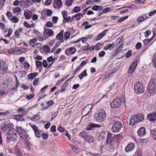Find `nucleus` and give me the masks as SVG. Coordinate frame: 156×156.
Returning a JSON list of instances; mask_svg holds the SVG:
<instances>
[{
  "label": "nucleus",
  "mask_w": 156,
  "mask_h": 156,
  "mask_svg": "<svg viewBox=\"0 0 156 156\" xmlns=\"http://www.w3.org/2000/svg\"><path fill=\"white\" fill-rule=\"evenodd\" d=\"M6 136L9 141L15 142L17 137L16 130L14 129H10L6 134Z\"/></svg>",
  "instance_id": "f257e3e1"
},
{
  "label": "nucleus",
  "mask_w": 156,
  "mask_h": 156,
  "mask_svg": "<svg viewBox=\"0 0 156 156\" xmlns=\"http://www.w3.org/2000/svg\"><path fill=\"white\" fill-rule=\"evenodd\" d=\"M148 90L149 93L152 94L156 92V79L151 78L148 86Z\"/></svg>",
  "instance_id": "f03ea898"
},
{
  "label": "nucleus",
  "mask_w": 156,
  "mask_h": 156,
  "mask_svg": "<svg viewBox=\"0 0 156 156\" xmlns=\"http://www.w3.org/2000/svg\"><path fill=\"white\" fill-rule=\"evenodd\" d=\"M144 119V115L141 114H139L133 116L130 120L129 124L133 126L135 123L142 121Z\"/></svg>",
  "instance_id": "7ed1b4c3"
},
{
  "label": "nucleus",
  "mask_w": 156,
  "mask_h": 156,
  "mask_svg": "<svg viewBox=\"0 0 156 156\" xmlns=\"http://www.w3.org/2000/svg\"><path fill=\"white\" fill-rule=\"evenodd\" d=\"M105 112L104 110H101L94 114V118L98 122H103L106 117Z\"/></svg>",
  "instance_id": "20e7f679"
},
{
  "label": "nucleus",
  "mask_w": 156,
  "mask_h": 156,
  "mask_svg": "<svg viewBox=\"0 0 156 156\" xmlns=\"http://www.w3.org/2000/svg\"><path fill=\"white\" fill-rule=\"evenodd\" d=\"M79 136L83 138L87 143H92L94 141V138L93 137L84 131L81 132L79 134Z\"/></svg>",
  "instance_id": "39448f33"
},
{
  "label": "nucleus",
  "mask_w": 156,
  "mask_h": 156,
  "mask_svg": "<svg viewBox=\"0 0 156 156\" xmlns=\"http://www.w3.org/2000/svg\"><path fill=\"white\" fill-rule=\"evenodd\" d=\"M135 91L137 94H141L144 91V88L142 83L137 82L135 83L134 86Z\"/></svg>",
  "instance_id": "423d86ee"
},
{
  "label": "nucleus",
  "mask_w": 156,
  "mask_h": 156,
  "mask_svg": "<svg viewBox=\"0 0 156 156\" xmlns=\"http://www.w3.org/2000/svg\"><path fill=\"white\" fill-rule=\"evenodd\" d=\"M122 127V123L119 121H116L113 124L111 128L112 131L114 133L119 132Z\"/></svg>",
  "instance_id": "0eeeda50"
},
{
  "label": "nucleus",
  "mask_w": 156,
  "mask_h": 156,
  "mask_svg": "<svg viewBox=\"0 0 156 156\" xmlns=\"http://www.w3.org/2000/svg\"><path fill=\"white\" fill-rule=\"evenodd\" d=\"M17 131L19 135L22 139H25L29 137L27 133L21 127H17Z\"/></svg>",
  "instance_id": "6e6552de"
},
{
  "label": "nucleus",
  "mask_w": 156,
  "mask_h": 156,
  "mask_svg": "<svg viewBox=\"0 0 156 156\" xmlns=\"http://www.w3.org/2000/svg\"><path fill=\"white\" fill-rule=\"evenodd\" d=\"M7 65L3 60H0V73L4 74L7 73Z\"/></svg>",
  "instance_id": "1a4fd4ad"
},
{
  "label": "nucleus",
  "mask_w": 156,
  "mask_h": 156,
  "mask_svg": "<svg viewBox=\"0 0 156 156\" xmlns=\"http://www.w3.org/2000/svg\"><path fill=\"white\" fill-rule=\"evenodd\" d=\"M122 100L119 98H117L111 103L110 105L112 108H117L121 106Z\"/></svg>",
  "instance_id": "9d476101"
},
{
  "label": "nucleus",
  "mask_w": 156,
  "mask_h": 156,
  "mask_svg": "<svg viewBox=\"0 0 156 156\" xmlns=\"http://www.w3.org/2000/svg\"><path fill=\"white\" fill-rule=\"evenodd\" d=\"M92 109V106L90 105H88L86 106L83 109L82 114L83 116H86L90 112Z\"/></svg>",
  "instance_id": "9b49d317"
},
{
  "label": "nucleus",
  "mask_w": 156,
  "mask_h": 156,
  "mask_svg": "<svg viewBox=\"0 0 156 156\" xmlns=\"http://www.w3.org/2000/svg\"><path fill=\"white\" fill-rule=\"evenodd\" d=\"M156 117V111L154 112H152L149 114L147 115V118L149 120L150 122H154L156 121V119L154 118Z\"/></svg>",
  "instance_id": "f8f14e48"
},
{
  "label": "nucleus",
  "mask_w": 156,
  "mask_h": 156,
  "mask_svg": "<svg viewBox=\"0 0 156 156\" xmlns=\"http://www.w3.org/2000/svg\"><path fill=\"white\" fill-rule=\"evenodd\" d=\"M137 60L134 61L130 66L129 69V73H132L136 68L137 66Z\"/></svg>",
  "instance_id": "ddd939ff"
},
{
  "label": "nucleus",
  "mask_w": 156,
  "mask_h": 156,
  "mask_svg": "<svg viewBox=\"0 0 156 156\" xmlns=\"http://www.w3.org/2000/svg\"><path fill=\"white\" fill-rule=\"evenodd\" d=\"M11 127V125H9V124L5 123V122L2 123L1 125V127L2 131L5 132H6L8 130L9 131Z\"/></svg>",
  "instance_id": "4468645a"
},
{
  "label": "nucleus",
  "mask_w": 156,
  "mask_h": 156,
  "mask_svg": "<svg viewBox=\"0 0 156 156\" xmlns=\"http://www.w3.org/2000/svg\"><path fill=\"white\" fill-rule=\"evenodd\" d=\"M146 130L144 127L140 128L137 131L138 135L140 137H142L145 134Z\"/></svg>",
  "instance_id": "2eb2a0df"
},
{
  "label": "nucleus",
  "mask_w": 156,
  "mask_h": 156,
  "mask_svg": "<svg viewBox=\"0 0 156 156\" xmlns=\"http://www.w3.org/2000/svg\"><path fill=\"white\" fill-rule=\"evenodd\" d=\"M135 147L134 143H131L128 144L125 148V151L126 152L133 150Z\"/></svg>",
  "instance_id": "dca6fc26"
},
{
  "label": "nucleus",
  "mask_w": 156,
  "mask_h": 156,
  "mask_svg": "<svg viewBox=\"0 0 156 156\" xmlns=\"http://www.w3.org/2000/svg\"><path fill=\"white\" fill-rule=\"evenodd\" d=\"M122 138V136L120 134L114 135L112 136V140L114 142H118Z\"/></svg>",
  "instance_id": "f3484780"
},
{
  "label": "nucleus",
  "mask_w": 156,
  "mask_h": 156,
  "mask_svg": "<svg viewBox=\"0 0 156 156\" xmlns=\"http://www.w3.org/2000/svg\"><path fill=\"white\" fill-rule=\"evenodd\" d=\"M153 36L150 39L146 38L143 40V42L145 45H146L149 42H150L153 39L154 36L156 34V33H154L153 30Z\"/></svg>",
  "instance_id": "a211bd4d"
},
{
  "label": "nucleus",
  "mask_w": 156,
  "mask_h": 156,
  "mask_svg": "<svg viewBox=\"0 0 156 156\" xmlns=\"http://www.w3.org/2000/svg\"><path fill=\"white\" fill-rule=\"evenodd\" d=\"M22 113L23 114L22 115H15L14 116V118L18 121H24V119L23 118V115H24V112H23Z\"/></svg>",
  "instance_id": "6ab92c4d"
},
{
  "label": "nucleus",
  "mask_w": 156,
  "mask_h": 156,
  "mask_svg": "<svg viewBox=\"0 0 156 156\" xmlns=\"http://www.w3.org/2000/svg\"><path fill=\"white\" fill-rule=\"evenodd\" d=\"M20 49L18 48H13L8 51V53L10 54H16L17 52L20 51Z\"/></svg>",
  "instance_id": "aec40b11"
},
{
  "label": "nucleus",
  "mask_w": 156,
  "mask_h": 156,
  "mask_svg": "<svg viewBox=\"0 0 156 156\" xmlns=\"http://www.w3.org/2000/svg\"><path fill=\"white\" fill-rule=\"evenodd\" d=\"M112 134L108 133L106 140V143L107 144H110L113 142V141L112 140Z\"/></svg>",
  "instance_id": "412c9836"
},
{
  "label": "nucleus",
  "mask_w": 156,
  "mask_h": 156,
  "mask_svg": "<svg viewBox=\"0 0 156 156\" xmlns=\"http://www.w3.org/2000/svg\"><path fill=\"white\" fill-rule=\"evenodd\" d=\"M100 126L98 125L92 123L88 125L86 127V129L87 130H90L93 128L100 127Z\"/></svg>",
  "instance_id": "4be33fe9"
},
{
  "label": "nucleus",
  "mask_w": 156,
  "mask_h": 156,
  "mask_svg": "<svg viewBox=\"0 0 156 156\" xmlns=\"http://www.w3.org/2000/svg\"><path fill=\"white\" fill-rule=\"evenodd\" d=\"M23 30L22 28H20L16 30L15 32L14 36L16 37L19 38H20V33Z\"/></svg>",
  "instance_id": "5701e85b"
},
{
  "label": "nucleus",
  "mask_w": 156,
  "mask_h": 156,
  "mask_svg": "<svg viewBox=\"0 0 156 156\" xmlns=\"http://www.w3.org/2000/svg\"><path fill=\"white\" fill-rule=\"evenodd\" d=\"M53 3L54 7L55 8H56L54 6L55 3L58 7H60L61 6H62V3L61 0H54Z\"/></svg>",
  "instance_id": "b1692460"
},
{
  "label": "nucleus",
  "mask_w": 156,
  "mask_h": 156,
  "mask_svg": "<svg viewBox=\"0 0 156 156\" xmlns=\"http://www.w3.org/2000/svg\"><path fill=\"white\" fill-rule=\"evenodd\" d=\"M14 151L16 154L18 156H23L21 151L17 147H15Z\"/></svg>",
  "instance_id": "393cba45"
},
{
  "label": "nucleus",
  "mask_w": 156,
  "mask_h": 156,
  "mask_svg": "<svg viewBox=\"0 0 156 156\" xmlns=\"http://www.w3.org/2000/svg\"><path fill=\"white\" fill-rule=\"evenodd\" d=\"M56 39L58 40H62L63 39V34L62 31H61L58 34L56 37Z\"/></svg>",
  "instance_id": "a878e982"
},
{
  "label": "nucleus",
  "mask_w": 156,
  "mask_h": 156,
  "mask_svg": "<svg viewBox=\"0 0 156 156\" xmlns=\"http://www.w3.org/2000/svg\"><path fill=\"white\" fill-rule=\"evenodd\" d=\"M38 75V73L37 72L32 73L28 75V77L29 79H31L32 80Z\"/></svg>",
  "instance_id": "bb28decb"
},
{
  "label": "nucleus",
  "mask_w": 156,
  "mask_h": 156,
  "mask_svg": "<svg viewBox=\"0 0 156 156\" xmlns=\"http://www.w3.org/2000/svg\"><path fill=\"white\" fill-rule=\"evenodd\" d=\"M151 134L152 138L154 140H156V129L151 130Z\"/></svg>",
  "instance_id": "cd10ccee"
},
{
  "label": "nucleus",
  "mask_w": 156,
  "mask_h": 156,
  "mask_svg": "<svg viewBox=\"0 0 156 156\" xmlns=\"http://www.w3.org/2000/svg\"><path fill=\"white\" fill-rule=\"evenodd\" d=\"M115 44H109L105 46L104 48V49L105 50H107L108 49H110L111 48H112V49H111V50H112Z\"/></svg>",
  "instance_id": "c85d7f7f"
},
{
  "label": "nucleus",
  "mask_w": 156,
  "mask_h": 156,
  "mask_svg": "<svg viewBox=\"0 0 156 156\" xmlns=\"http://www.w3.org/2000/svg\"><path fill=\"white\" fill-rule=\"evenodd\" d=\"M44 29L45 31L49 36H52L53 35L54 32L51 30L49 29H45V28H44Z\"/></svg>",
  "instance_id": "c756f323"
},
{
  "label": "nucleus",
  "mask_w": 156,
  "mask_h": 156,
  "mask_svg": "<svg viewBox=\"0 0 156 156\" xmlns=\"http://www.w3.org/2000/svg\"><path fill=\"white\" fill-rule=\"evenodd\" d=\"M71 147L72 149L76 153H78L80 152V151L77 147L74 146L73 145H71Z\"/></svg>",
  "instance_id": "7c9ffc66"
},
{
  "label": "nucleus",
  "mask_w": 156,
  "mask_h": 156,
  "mask_svg": "<svg viewBox=\"0 0 156 156\" xmlns=\"http://www.w3.org/2000/svg\"><path fill=\"white\" fill-rule=\"evenodd\" d=\"M87 70H85L83 71L79 75V77L81 80L83 76H87Z\"/></svg>",
  "instance_id": "2f4dec72"
},
{
  "label": "nucleus",
  "mask_w": 156,
  "mask_h": 156,
  "mask_svg": "<svg viewBox=\"0 0 156 156\" xmlns=\"http://www.w3.org/2000/svg\"><path fill=\"white\" fill-rule=\"evenodd\" d=\"M152 62H153V65L154 67H156V54H154L153 57L152 58Z\"/></svg>",
  "instance_id": "473e14b6"
},
{
  "label": "nucleus",
  "mask_w": 156,
  "mask_h": 156,
  "mask_svg": "<svg viewBox=\"0 0 156 156\" xmlns=\"http://www.w3.org/2000/svg\"><path fill=\"white\" fill-rule=\"evenodd\" d=\"M93 10L97 11L98 10H101L102 9V7L101 6H98L97 5H95L93 6L92 8Z\"/></svg>",
  "instance_id": "72a5a7b5"
},
{
  "label": "nucleus",
  "mask_w": 156,
  "mask_h": 156,
  "mask_svg": "<svg viewBox=\"0 0 156 156\" xmlns=\"http://www.w3.org/2000/svg\"><path fill=\"white\" fill-rule=\"evenodd\" d=\"M60 42L58 41L55 44V45L52 48L51 51V52H53L55 51V49L57 48L58 47V46L60 45Z\"/></svg>",
  "instance_id": "f704fd0d"
},
{
  "label": "nucleus",
  "mask_w": 156,
  "mask_h": 156,
  "mask_svg": "<svg viewBox=\"0 0 156 156\" xmlns=\"http://www.w3.org/2000/svg\"><path fill=\"white\" fill-rule=\"evenodd\" d=\"M43 50L45 52H48L50 51V48L47 45H44L43 46Z\"/></svg>",
  "instance_id": "c9c22d12"
},
{
  "label": "nucleus",
  "mask_w": 156,
  "mask_h": 156,
  "mask_svg": "<svg viewBox=\"0 0 156 156\" xmlns=\"http://www.w3.org/2000/svg\"><path fill=\"white\" fill-rule=\"evenodd\" d=\"M13 23H16L19 21L18 19L17 18L16 16H14L12 17L10 20Z\"/></svg>",
  "instance_id": "e433bc0d"
},
{
  "label": "nucleus",
  "mask_w": 156,
  "mask_h": 156,
  "mask_svg": "<svg viewBox=\"0 0 156 156\" xmlns=\"http://www.w3.org/2000/svg\"><path fill=\"white\" fill-rule=\"evenodd\" d=\"M40 119V116L38 114H36L33 116V120L34 121L39 120Z\"/></svg>",
  "instance_id": "4c0bfd02"
},
{
  "label": "nucleus",
  "mask_w": 156,
  "mask_h": 156,
  "mask_svg": "<svg viewBox=\"0 0 156 156\" xmlns=\"http://www.w3.org/2000/svg\"><path fill=\"white\" fill-rule=\"evenodd\" d=\"M35 134L36 136L38 138H40L41 136V131L39 130L35 132Z\"/></svg>",
  "instance_id": "58836bf2"
},
{
  "label": "nucleus",
  "mask_w": 156,
  "mask_h": 156,
  "mask_svg": "<svg viewBox=\"0 0 156 156\" xmlns=\"http://www.w3.org/2000/svg\"><path fill=\"white\" fill-rule=\"evenodd\" d=\"M66 2L65 4L68 6H70L71 5L73 0H66Z\"/></svg>",
  "instance_id": "ea45409f"
},
{
  "label": "nucleus",
  "mask_w": 156,
  "mask_h": 156,
  "mask_svg": "<svg viewBox=\"0 0 156 156\" xmlns=\"http://www.w3.org/2000/svg\"><path fill=\"white\" fill-rule=\"evenodd\" d=\"M128 17V16H126L120 18L119 20H118V22L119 23H120L122 21H124L126 19H127Z\"/></svg>",
  "instance_id": "a19ab883"
},
{
  "label": "nucleus",
  "mask_w": 156,
  "mask_h": 156,
  "mask_svg": "<svg viewBox=\"0 0 156 156\" xmlns=\"http://www.w3.org/2000/svg\"><path fill=\"white\" fill-rule=\"evenodd\" d=\"M105 133L104 131H102L100 133L99 137L100 139L104 138L105 136Z\"/></svg>",
  "instance_id": "79ce46f5"
},
{
  "label": "nucleus",
  "mask_w": 156,
  "mask_h": 156,
  "mask_svg": "<svg viewBox=\"0 0 156 156\" xmlns=\"http://www.w3.org/2000/svg\"><path fill=\"white\" fill-rule=\"evenodd\" d=\"M24 15L25 16L26 19L27 20L30 19L31 17V16L27 12H25L24 13Z\"/></svg>",
  "instance_id": "37998d69"
},
{
  "label": "nucleus",
  "mask_w": 156,
  "mask_h": 156,
  "mask_svg": "<svg viewBox=\"0 0 156 156\" xmlns=\"http://www.w3.org/2000/svg\"><path fill=\"white\" fill-rule=\"evenodd\" d=\"M21 11V9L20 7H16L14 10V12L15 13H18Z\"/></svg>",
  "instance_id": "c03bdc74"
},
{
  "label": "nucleus",
  "mask_w": 156,
  "mask_h": 156,
  "mask_svg": "<svg viewBox=\"0 0 156 156\" xmlns=\"http://www.w3.org/2000/svg\"><path fill=\"white\" fill-rule=\"evenodd\" d=\"M123 38L122 37L118 38L116 41V45H118V44H119L120 43H122V41Z\"/></svg>",
  "instance_id": "a18cd8bd"
},
{
  "label": "nucleus",
  "mask_w": 156,
  "mask_h": 156,
  "mask_svg": "<svg viewBox=\"0 0 156 156\" xmlns=\"http://www.w3.org/2000/svg\"><path fill=\"white\" fill-rule=\"evenodd\" d=\"M104 13L108 12H111L112 10L111 9V8L107 7L105 8V9H103L102 10Z\"/></svg>",
  "instance_id": "49530a36"
},
{
  "label": "nucleus",
  "mask_w": 156,
  "mask_h": 156,
  "mask_svg": "<svg viewBox=\"0 0 156 156\" xmlns=\"http://www.w3.org/2000/svg\"><path fill=\"white\" fill-rule=\"evenodd\" d=\"M12 32V28H9L8 30V32L7 34L5 36L6 37H9L11 35Z\"/></svg>",
  "instance_id": "de8ad7c7"
},
{
  "label": "nucleus",
  "mask_w": 156,
  "mask_h": 156,
  "mask_svg": "<svg viewBox=\"0 0 156 156\" xmlns=\"http://www.w3.org/2000/svg\"><path fill=\"white\" fill-rule=\"evenodd\" d=\"M23 65L24 68H27V69H29L30 66L28 62H25L23 63Z\"/></svg>",
  "instance_id": "09e8293b"
},
{
  "label": "nucleus",
  "mask_w": 156,
  "mask_h": 156,
  "mask_svg": "<svg viewBox=\"0 0 156 156\" xmlns=\"http://www.w3.org/2000/svg\"><path fill=\"white\" fill-rule=\"evenodd\" d=\"M69 51L72 54H73L76 51V49L74 47H71L69 49Z\"/></svg>",
  "instance_id": "8fccbe9b"
},
{
  "label": "nucleus",
  "mask_w": 156,
  "mask_h": 156,
  "mask_svg": "<svg viewBox=\"0 0 156 156\" xmlns=\"http://www.w3.org/2000/svg\"><path fill=\"white\" fill-rule=\"evenodd\" d=\"M37 40L36 38H34L33 39H31L29 42L30 45L32 46V44H33L32 43H34L37 42Z\"/></svg>",
  "instance_id": "3c124183"
},
{
  "label": "nucleus",
  "mask_w": 156,
  "mask_h": 156,
  "mask_svg": "<svg viewBox=\"0 0 156 156\" xmlns=\"http://www.w3.org/2000/svg\"><path fill=\"white\" fill-rule=\"evenodd\" d=\"M42 136L44 140H46L48 137V134L47 133H43L42 134Z\"/></svg>",
  "instance_id": "603ef678"
},
{
  "label": "nucleus",
  "mask_w": 156,
  "mask_h": 156,
  "mask_svg": "<svg viewBox=\"0 0 156 156\" xmlns=\"http://www.w3.org/2000/svg\"><path fill=\"white\" fill-rule=\"evenodd\" d=\"M58 18L56 16H53L52 17V22L53 23L56 24L57 23Z\"/></svg>",
  "instance_id": "864d4df0"
},
{
  "label": "nucleus",
  "mask_w": 156,
  "mask_h": 156,
  "mask_svg": "<svg viewBox=\"0 0 156 156\" xmlns=\"http://www.w3.org/2000/svg\"><path fill=\"white\" fill-rule=\"evenodd\" d=\"M36 66L38 67H41L42 64V62H41L38 61H36Z\"/></svg>",
  "instance_id": "5fc2aeb1"
},
{
  "label": "nucleus",
  "mask_w": 156,
  "mask_h": 156,
  "mask_svg": "<svg viewBox=\"0 0 156 156\" xmlns=\"http://www.w3.org/2000/svg\"><path fill=\"white\" fill-rule=\"evenodd\" d=\"M82 14L81 13H79L75 15L76 18V20H80L81 18L80 16H81Z\"/></svg>",
  "instance_id": "6e6d98bb"
},
{
  "label": "nucleus",
  "mask_w": 156,
  "mask_h": 156,
  "mask_svg": "<svg viewBox=\"0 0 156 156\" xmlns=\"http://www.w3.org/2000/svg\"><path fill=\"white\" fill-rule=\"evenodd\" d=\"M144 20L145 19L144 18V17L142 16L139 17L137 19V20L139 23L141 22H142L144 21Z\"/></svg>",
  "instance_id": "4d7b16f0"
},
{
  "label": "nucleus",
  "mask_w": 156,
  "mask_h": 156,
  "mask_svg": "<svg viewBox=\"0 0 156 156\" xmlns=\"http://www.w3.org/2000/svg\"><path fill=\"white\" fill-rule=\"evenodd\" d=\"M132 52L131 50H129L126 54V58H129L130 57L132 54Z\"/></svg>",
  "instance_id": "13d9d810"
},
{
  "label": "nucleus",
  "mask_w": 156,
  "mask_h": 156,
  "mask_svg": "<svg viewBox=\"0 0 156 156\" xmlns=\"http://www.w3.org/2000/svg\"><path fill=\"white\" fill-rule=\"evenodd\" d=\"M121 52L119 51L117 49L116 51H115L112 54V55L113 56H116L117 55H119V54H121Z\"/></svg>",
  "instance_id": "bf43d9fd"
},
{
  "label": "nucleus",
  "mask_w": 156,
  "mask_h": 156,
  "mask_svg": "<svg viewBox=\"0 0 156 156\" xmlns=\"http://www.w3.org/2000/svg\"><path fill=\"white\" fill-rule=\"evenodd\" d=\"M70 35V34L69 32H66L64 34V37L65 38L67 39L69 38Z\"/></svg>",
  "instance_id": "052dcab7"
},
{
  "label": "nucleus",
  "mask_w": 156,
  "mask_h": 156,
  "mask_svg": "<svg viewBox=\"0 0 156 156\" xmlns=\"http://www.w3.org/2000/svg\"><path fill=\"white\" fill-rule=\"evenodd\" d=\"M80 9L79 7L76 6L73 9V11L75 12H77L80 11Z\"/></svg>",
  "instance_id": "680f3d73"
},
{
  "label": "nucleus",
  "mask_w": 156,
  "mask_h": 156,
  "mask_svg": "<svg viewBox=\"0 0 156 156\" xmlns=\"http://www.w3.org/2000/svg\"><path fill=\"white\" fill-rule=\"evenodd\" d=\"M141 44L140 42H139L136 45V49H140L141 48Z\"/></svg>",
  "instance_id": "e2e57ef3"
},
{
  "label": "nucleus",
  "mask_w": 156,
  "mask_h": 156,
  "mask_svg": "<svg viewBox=\"0 0 156 156\" xmlns=\"http://www.w3.org/2000/svg\"><path fill=\"white\" fill-rule=\"evenodd\" d=\"M39 80V78H35L34 81L33 83V84L34 86H36L37 85H38V82Z\"/></svg>",
  "instance_id": "0e129e2a"
},
{
  "label": "nucleus",
  "mask_w": 156,
  "mask_h": 156,
  "mask_svg": "<svg viewBox=\"0 0 156 156\" xmlns=\"http://www.w3.org/2000/svg\"><path fill=\"white\" fill-rule=\"evenodd\" d=\"M46 26L48 27H51L53 26L52 23L50 22H48L46 24Z\"/></svg>",
  "instance_id": "69168bd1"
},
{
  "label": "nucleus",
  "mask_w": 156,
  "mask_h": 156,
  "mask_svg": "<svg viewBox=\"0 0 156 156\" xmlns=\"http://www.w3.org/2000/svg\"><path fill=\"white\" fill-rule=\"evenodd\" d=\"M42 65L44 68H46L48 67V63L46 60H43Z\"/></svg>",
  "instance_id": "338daca9"
},
{
  "label": "nucleus",
  "mask_w": 156,
  "mask_h": 156,
  "mask_svg": "<svg viewBox=\"0 0 156 156\" xmlns=\"http://www.w3.org/2000/svg\"><path fill=\"white\" fill-rule=\"evenodd\" d=\"M46 15L48 16H50L52 13V11L50 9H48L46 11Z\"/></svg>",
  "instance_id": "774afa93"
}]
</instances>
